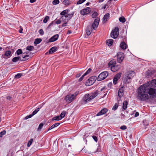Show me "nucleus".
<instances>
[{
	"mask_svg": "<svg viewBox=\"0 0 156 156\" xmlns=\"http://www.w3.org/2000/svg\"><path fill=\"white\" fill-rule=\"evenodd\" d=\"M44 126V124L42 123H41L39 125L38 128H37V130L38 131H39L41 130V129L42 128L43 126Z\"/></svg>",
	"mask_w": 156,
	"mask_h": 156,
	"instance_id": "obj_35",
	"label": "nucleus"
},
{
	"mask_svg": "<svg viewBox=\"0 0 156 156\" xmlns=\"http://www.w3.org/2000/svg\"><path fill=\"white\" fill-rule=\"evenodd\" d=\"M16 53L18 55H19L21 54H22L23 53L22 50L20 49H18L16 51Z\"/></svg>",
	"mask_w": 156,
	"mask_h": 156,
	"instance_id": "obj_36",
	"label": "nucleus"
},
{
	"mask_svg": "<svg viewBox=\"0 0 156 156\" xmlns=\"http://www.w3.org/2000/svg\"><path fill=\"white\" fill-rule=\"evenodd\" d=\"M33 141V139L32 138L30 140L28 141L27 144V147H29L32 144Z\"/></svg>",
	"mask_w": 156,
	"mask_h": 156,
	"instance_id": "obj_38",
	"label": "nucleus"
},
{
	"mask_svg": "<svg viewBox=\"0 0 156 156\" xmlns=\"http://www.w3.org/2000/svg\"><path fill=\"white\" fill-rule=\"evenodd\" d=\"M57 50V48L56 47H53L51 48L48 51L49 54H52L55 52Z\"/></svg>",
	"mask_w": 156,
	"mask_h": 156,
	"instance_id": "obj_21",
	"label": "nucleus"
},
{
	"mask_svg": "<svg viewBox=\"0 0 156 156\" xmlns=\"http://www.w3.org/2000/svg\"><path fill=\"white\" fill-rule=\"evenodd\" d=\"M120 47L122 49H126L127 47V45L124 42H122L120 44Z\"/></svg>",
	"mask_w": 156,
	"mask_h": 156,
	"instance_id": "obj_23",
	"label": "nucleus"
},
{
	"mask_svg": "<svg viewBox=\"0 0 156 156\" xmlns=\"http://www.w3.org/2000/svg\"><path fill=\"white\" fill-rule=\"evenodd\" d=\"M108 75V72L105 71L102 72L98 76L97 80L98 81H100L105 79Z\"/></svg>",
	"mask_w": 156,
	"mask_h": 156,
	"instance_id": "obj_6",
	"label": "nucleus"
},
{
	"mask_svg": "<svg viewBox=\"0 0 156 156\" xmlns=\"http://www.w3.org/2000/svg\"><path fill=\"white\" fill-rule=\"evenodd\" d=\"M72 94H69L67 95L65 99L68 103L71 102L75 98Z\"/></svg>",
	"mask_w": 156,
	"mask_h": 156,
	"instance_id": "obj_11",
	"label": "nucleus"
},
{
	"mask_svg": "<svg viewBox=\"0 0 156 156\" xmlns=\"http://www.w3.org/2000/svg\"><path fill=\"white\" fill-rule=\"evenodd\" d=\"M6 131L5 130L0 132V137H2L3 135H5L6 134Z\"/></svg>",
	"mask_w": 156,
	"mask_h": 156,
	"instance_id": "obj_43",
	"label": "nucleus"
},
{
	"mask_svg": "<svg viewBox=\"0 0 156 156\" xmlns=\"http://www.w3.org/2000/svg\"><path fill=\"white\" fill-rule=\"evenodd\" d=\"M86 0H79L77 2V5L80 4L84 2Z\"/></svg>",
	"mask_w": 156,
	"mask_h": 156,
	"instance_id": "obj_44",
	"label": "nucleus"
},
{
	"mask_svg": "<svg viewBox=\"0 0 156 156\" xmlns=\"http://www.w3.org/2000/svg\"><path fill=\"white\" fill-rule=\"evenodd\" d=\"M113 41L112 39H110L106 41V43L108 46H110L112 44Z\"/></svg>",
	"mask_w": 156,
	"mask_h": 156,
	"instance_id": "obj_27",
	"label": "nucleus"
},
{
	"mask_svg": "<svg viewBox=\"0 0 156 156\" xmlns=\"http://www.w3.org/2000/svg\"><path fill=\"white\" fill-rule=\"evenodd\" d=\"M112 85V83H109L108 84V86L109 87H111Z\"/></svg>",
	"mask_w": 156,
	"mask_h": 156,
	"instance_id": "obj_61",
	"label": "nucleus"
},
{
	"mask_svg": "<svg viewBox=\"0 0 156 156\" xmlns=\"http://www.w3.org/2000/svg\"><path fill=\"white\" fill-rule=\"evenodd\" d=\"M118 80H117V79L114 77L113 80V83L115 85L117 83V82Z\"/></svg>",
	"mask_w": 156,
	"mask_h": 156,
	"instance_id": "obj_49",
	"label": "nucleus"
},
{
	"mask_svg": "<svg viewBox=\"0 0 156 156\" xmlns=\"http://www.w3.org/2000/svg\"><path fill=\"white\" fill-rule=\"evenodd\" d=\"M39 32L40 34L42 35L44 34V32L42 29H41L39 30Z\"/></svg>",
	"mask_w": 156,
	"mask_h": 156,
	"instance_id": "obj_51",
	"label": "nucleus"
},
{
	"mask_svg": "<svg viewBox=\"0 0 156 156\" xmlns=\"http://www.w3.org/2000/svg\"><path fill=\"white\" fill-rule=\"evenodd\" d=\"M98 94V91H96L94 93H91L90 94V97L92 100L96 97Z\"/></svg>",
	"mask_w": 156,
	"mask_h": 156,
	"instance_id": "obj_19",
	"label": "nucleus"
},
{
	"mask_svg": "<svg viewBox=\"0 0 156 156\" xmlns=\"http://www.w3.org/2000/svg\"><path fill=\"white\" fill-rule=\"evenodd\" d=\"M81 75V74L79 73L78 74H77L76 76V78H78Z\"/></svg>",
	"mask_w": 156,
	"mask_h": 156,
	"instance_id": "obj_57",
	"label": "nucleus"
},
{
	"mask_svg": "<svg viewBox=\"0 0 156 156\" xmlns=\"http://www.w3.org/2000/svg\"><path fill=\"white\" fill-rule=\"evenodd\" d=\"M60 125L59 123H56L53 125H52L48 129V131L50 130L51 129H53V128L56 127Z\"/></svg>",
	"mask_w": 156,
	"mask_h": 156,
	"instance_id": "obj_26",
	"label": "nucleus"
},
{
	"mask_svg": "<svg viewBox=\"0 0 156 156\" xmlns=\"http://www.w3.org/2000/svg\"><path fill=\"white\" fill-rule=\"evenodd\" d=\"M33 116V115L32 114H31L25 117V119H28L32 117Z\"/></svg>",
	"mask_w": 156,
	"mask_h": 156,
	"instance_id": "obj_46",
	"label": "nucleus"
},
{
	"mask_svg": "<svg viewBox=\"0 0 156 156\" xmlns=\"http://www.w3.org/2000/svg\"><path fill=\"white\" fill-rule=\"evenodd\" d=\"M108 110L106 108H104L99 112L96 115V116H99L106 113Z\"/></svg>",
	"mask_w": 156,
	"mask_h": 156,
	"instance_id": "obj_13",
	"label": "nucleus"
},
{
	"mask_svg": "<svg viewBox=\"0 0 156 156\" xmlns=\"http://www.w3.org/2000/svg\"><path fill=\"white\" fill-rule=\"evenodd\" d=\"M97 79V77L95 76H92L90 77L86 81V86H90L92 85Z\"/></svg>",
	"mask_w": 156,
	"mask_h": 156,
	"instance_id": "obj_4",
	"label": "nucleus"
},
{
	"mask_svg": "<svg viewBox=\"0 0 156 156\" xmlns=\"http://www.w3.org/2000/svg\"><path fill=\"white\" fill-rule=\"evenodd\" d=\"M119 29L118 27H115L113 29L111 33V36L112 38L115 39L117 38L119 35Z\"/></svg>",
	"mask_w": 156,
	"mask_h": 156,
	"instance_id": "obj_5",
	"label": "nucleus"
},
{
	"mask_svg": "<svg viewBox=\"0 0 156 156\" xmlns=\"http://www.w3.org/2000/svg\"><path fill=\"white\" fill-rule=\"evenodd\" d=\"M63 3L66 5H68L70 3V1L69 0H64Z\"/></svg>",
	"mask_w": 156,
	"mask_h": 156,
	"instance_id": "obj_39",
	"label": "nucleus"
},
{
	"mask_svg": "<svg viewBox=\"0 0 156 156\" xmlns=\"http://www.w3.org/2000/svg\"><path fill=\"white\" fill-rule=\"evenodd\" d=\"M118 107V105L117 103H115L114 106L112 108V109L113 110H116Z\"/></svg>",
	"mask_w": 156,
	"mask_h": 156,
	"instance_id": "obj_40",
	"label": "nucleus"
},
{
	"mask_svg": "<svg viewBox=\"0 0 156 156\" xmlns=\"http://www.w3.org/2000/svg\"><path fill=\"white\" fill-rule=\"evenodd\" d=\"M123 88V87H122L118 90V95L120 98H121L123 95L124 90Z\"/></svg>",
	"mask_w": 156,
	"mask_h": 156,
	"instance_id": "obj_14",
	"label": "nucleus"
},
{
	"mask_svg": "<svg viewBox=\"0 0 156 156\" xmlns=\"http://www.w3.org/2000/svg\"><path fill=\"white\" fill-rule=\"evenodd\" d=\"M120 68V65H117L116 64L114 66H113L112 67H111V70L113 72H115L119 70Z\"/></svg>",
	"mask_w": 156,
	"mask_h": 156,
	"instance_id": "obj_18",
	"label": "nucleus"
},
{
	"mask_svg": "<svg viewBox=\"0 0 156 156\" xmlns=\"http://www.w3.org/2000/svg\"><path fill=\"white\" fill-rule=\"evenodd\" d=\"M110 17V14L108 13L105 14L104 16L103 19V22L105 23L107 21L108 19H109Z\"/></svg>",
	"mask_w": 156,
	"mask_h": 156,
	"instance_id": "obj_20",
	"label": "nucleus"
},
{
	"mask_svg": "<svg viewBox=\"0 0 156 156\" xmlns=\"http://www.w3.org/2000/svg\"><path fill=\"white\" fill-rule=\"evenodd\" d=\"M91 68H89L87 71L85 73V75H87L91 71Z\"/></svg>",
	"mask_w": 156,
	"mask_h": 156,
	"instance_id": "obj_47",
	"label": "nucleus"
},
{
	"mask_svg": "<svg viewBox=\"0 0 156 156\" xmlns=\"http://www.w3.org/2000/svg\"><path fill=\"white\" fill-rule=\"evenodd\" d=\"M59 3V0H54L52 2V4L54 5H56L58 4Z\"/></svg>",
	"mask_w": 156,
	"mask_h": 156,
	"instance_id": "obj_42",
	"label": "nucleus"
},
{
	"mask_svg": "<svg viewBox=\"0 0 156 156\" xmlns=\"http://www.w3.org/2000/svg\"><path fill=\"white\" fill-rule=\"evenodd\" d=\"M60 117V116H59V115H58L56 116H55L52 118V120H60L61 119Z\"/></svg>",
	"mask_w": 156,
	"mask_h": 156,
	"instance_id": "obj_30",
	"label": "nucleus"
},
{
	"mask_svg": "<svg viewBox=\"0 0 156 156\" xmlns=\"http://www.w3.org/2000/svg\"><path fill=\"white\" fill-rule=\"evenodd\" d=\"M138 97L141 101L156 97V79L141 86L138 88Z\"/></svg>",
	"mask_w": 156,
	"mask_h": 156,
	"instance_id": "obj_1",
	"label": "nucleus"
},
{
	"mask_svg": "<svg viewBox=\"0 0 156 156\" xmlns=\"http://www.w3.org/2000/svg\"><path fill=\"white\" fill-rule=\"evenodd\" d=\"M124 55L123 53L119 52L117 53V60L118 62L121 63L124 59Z\"/></svg>",
	"mask_w": 156,
	"mask_h": 156,
	"instance_id": "obj_9",
	"label": "nucleus"
},
{
	"mask_svg": "<svg viewBox=\"0 0 156 156\" xmlns=\"http://www.w3.org/2000/svg\"><path fill=\"white\" fill-rule=\"evenodd\" d=\"M68 22H63V23L62 25V27H64L66 26V24Z\"/></svg>",
	"mask_w": 156,
	"mask_h": 156,
	"instance_id": "obj_55",
	"label": "nucleus"
},
{
	"mask_svg": "<svg viewBox=\"0 0 156 156\" xmlns=\"http://www.w3.org/2000/svg\"><path fill=\"white\" fill-rule=\"evenodd\" d=\"M127 127L125 125L122 126L120 127V129L122 130H125L127 129Z\"/></svg>",
	"mask_w": 156,
	"mask_h": 156,
	"instance_id": "obj_50",
	"label": "nucleus"
},
{
	"mask_svg": "<svg viewBox=\"0 0 156 156\" xmlns=\"http://www.w3.org/2000/svg\"><path fill=\"white\" fill-rule=\"evenodd\" d=\"M6 98L8 100H10L11 98V97L10 96H7L6 97Z\"/></svg>",
	"mask_w": 156,
	"mask_h": 156,
	"instance_id": "obj_58",
	"label": "nucleus"
},
{
	"mask_svg": "<svg viewBox=\"0 0 156 156\" xmlns=\"http://www.w3.org/2000/svg\"><path fill=\"white\" fill-rule=\"evenodd\" d=\"M92 100L90 97V94H86L83 97L82 99L83 104H86L88 102Z\"/></svg>",
	"mask_w": 156,
	"mask_h": 156,
	"instance_id": "obj_8",
	"label": "nucleus"
},
{
	"mask_svg": "<svg viewBox=\"0 0 156 156\" xmlns=\"http://www.w3.org/2000/svg\"><path fill=\"white\" fill-rule=\"evenodd\" d=\"M74 12L66 16H62L60 17V20L62 22H68L70 19L72 17L74 14Z\"/></svg>",
	"mask_w": 156,
	"mask_h": 156,
	"instance_id": "obj_7",
	"label": "nucleus"
},
{
	"mask_svg": "<svg viewBox=\"0 0 156 156\" xmlns=\"http://www.w3.org/2000/svg\"><path fill=\"white\" fill-rule=\"evenodd\" d=\"M98 14L97 12H94L92 15V17L93 18H95L97 16Z\"/></svg>",
	"mask_w": 156,
	"mask_h": 156,
	"instance_id": "obj_45",
	"label": "nucleus"
},
{
	"mask_svg": "<svg viewBox=\"0 0 156 156\" xmlns=\"http://www.w3.org/2000/svg\"><path fill=\"white\" fill-rule=\"evenodd\" d=\"M41 107L42 106H41L40 108H38L36 109L35 110H34L32 113L33 115H34L37 114V112L40 110Z\"/></svg>",
	"mask_w": 156,
	"mask_h": 156,
	"instance_id": "obj_29",
	"label": "nucleus"
},
{
	"mask_svg": "<svg viewBox=\"0 0 156 156\" xmlns=\"http://www.w3.org/2000/svg\"><path fill=\"white\" fill-rule=\"evenodd\" d=\"M49 17L48 16H46L43 20V22L44 23H46L47 22L48 20L49 19Z\"/></svg>",
	"mask_w": 156,
	"mask_h": 156,
	"instance_id": "obj_41",
	"label": "nucleus"
},
{
	"mask_svg": "<svg viewBox=\"0 0 156 156\" xmlns=\"http://www.w3.org/2000/svg\"><path fill=\"white\" fill-rule=\"evenodd\" d=\"M139 112H136L134 116H135V117H136L138 116H139Z\"/></svg>",
	"mask_w": 156,
	"mask_h": 156,
	"instance_id": "obj_56",
	"label": "nucleus"
},
{
	"mask_svg": "<svg viewBox=\"0 0 156 156\" xmlns=\"http://www.w3.org/2000/svg\"><path fill=\"white\" fill-rule=\"evenodd\" d=\"M99 21L100 19L98 17L94 20L92 25L91 26L92 27V28H93L94 30L96 29L98 27Z\"/></svg>",
	"mask_w": 156,
	"mask_h": 156,
	"instance_id": "obj_10",
	"label": "nucleus"
},
{
	"mask_svg": "<svg viewBox=\"0 0 156 156\" xmlns=\"http://www.w3.org/2000/svg\"><path fill=\"white\" fill-rule=\"evenodd\" d=\"M92 28L91 25H89L87 26L86 32L87 35L88 36L90 35L92 31Z\"/></svg>",
	"mask_w": 156,
	"mask_h": 156,
	"instance_id": "obj_17",
	"label": "nucleus"
},
{
	"mask_svg": "<svg viewBox=\"0 0 156 156\" xmlns=\"http://www.w3.org/2000/svg\"><path fill=\"white\" fill-rule=\"evenodd\" d=\"M36 1V0H30V3H32L35 2Z\"/></svg>",
	"mask_w": 156,
	"mask_h": 156,
	"instance_id": "obj_59",
	"label": "nucleus"
},
{
	"mask_svg": "<svg viewBox=\"0 0 156 156\" xmlns=\"http://www.w3.org/2000/svg\"><path fill=\"white\" fill-rule=\"evenodd\" d=\"M59 35L58 34H56L51 37L49 40L50 42H52L57 40L58 37Z\"/></svg>",
	"mask_w": 156,
	"mask_h": 156,
	"instance_id": "obj_15",
	"label": "nucleus"
},
{
	"mask_svg": "<svg viewBox=\"0 0 156 156\" xmlns=\"http://www.w3.org/2000/svg\"><path fill=\"white\" fill-rule=\"evenodd\" d=\"M91 11L90 7H87L80 11V13L82 15H85L89 13Z\"/></svg>",
	"mask_w": 156,
	"mask_h": 156,
	"instance_id": "obj_12",
	"label": "nucleus"
},
{
	"mask_svg": "<svg viewBox=\"0 0 156 156\" xmlns=\"http://www.w3.org/2000/svg\"><path fill=\"white\" fill-rule=\"evenodd\" d=\"M86 75H85V73H84L82 76L79 79V81L80 82L83 80V79L84 76H85Z\"/></svg>",
	"mask_w": 156,
	"mask_h": 156,
	"instance_id": "obj_48",
	"label": "nucleus"
},
{
	"mask_svg": "<svg viewBox=\"0 0 156 156\" xmlns=\"http://www.w3.org/2000/svg\"><path fill=\"white\" fill-rule=\"evenodd\" d=\"M53 25V22H51V23H50L49 24V25L48 26V27H49Z\"/></svg>",
	"mask_w": 156,
	"mask_h": 156,
	"instance_id": "obj_60",
	"label": "nucleus"
},
{
	"mask_svg": "<svg viewBox=\"0 0 156 156\" xmlns=\"http://www.w3.org/2000/svg\"><path fill=\"white\" fill-rule=\"evenodd\" d=\"M34 49V47L32 46H28L26 48V50L28 51H32Z\"/></svg>",
	"mask_w": 156,
	"mask_h": 156,
	"instance_id": "obj_34",
	"label": "nucleus"
},
{
	"mask_svg": "<svg viewBox=\"0 0 156 156\" xmlns=\"http://www.w3.org/2000/svg\"><path fill=\"white\" fill-rule=\"evenodd\" d=\"M42 41L41 38H37L35 39L34 41V44H37L40 43Z\"/></svg>",
	"mask_w": 156,
	"mask_h": 156,
	"instance_id": "obj_28",
	"label": "nucleus"
},
{
	"mask_svg": "<svg viewBox=\"0 0 156 156\" xmlns=\"http://www.w3.org/2000/svg\"><path fill=\"white\" fill-rule=\"evenodd\" d=\"M119 20L120 22L122 23H124L126 21V19L123 16L120 17L119 18Z\"/></svg>",
	"mask_w": 156,
	"mask_h": 156,
	"instance_id": "obj_31",
	"label": "nucleus"
},
{
	"mask_svg": "<svg viewBox=\"0 0 156 156\" xmlns=\"http://www.w3.org/2000/svg\"><path fill=\"white\" fill-rule=\"evenodd\" d=\"M22 76V74L21 73H18L15 76L14 78L16 79H19Z\"/></svg>",
	"mask_w": 156,
	"mask_h": 156,
	"instance_id": "obj_37",
	"label": "nucleus"
},
{
	"mask_svg": "<svg viewBox=\"0 0 156 156\" xmlns=\"http://www.w3.org/2000/svg\"><path fill=\"white\" fill-rule=\"evenodd\" d=\"M62 21L61 20H60V19L58 20L55 22V23L57 24H59L61 23V22Z\"/></svg>",
	"mask_w": 156,
	"mask_h": 156,
	"instance_id": "obj_52",
	"label": "nucleus"
},
{
	"mask_svg": "<svg viewBox=\"0 0 156 156\" xmlns=\"http://www.w3.org/2000/svg\"><path fill=\"white\" fill-rule=\"evenodd\" d=\"M79 94V91H76L75 92L74 94H72L73 96H74V97L76 98V96L78 94Z\"/></svg>",
	"mask_w": 156,
	"mask_h": 156,
	"instance_id": "obj_53",
	"label": "nucleus"
},
{
	"mask_svg": "<svg viewBox=\"0 0 156 156\" xmlns=\"http://www.w3.org/2000/svg\"><path fill=\"white\" fill-rule=\"evenodd\" d=\"M11 54V51L9 50H8L5 52L4 54L2 55V56L4 58H5L6 57L9 58Z\"/></svg>",
	"mask_w": 156,
	"mask_h": 156,
	"instance_id": "obj_16",
	"label": "nucleus"
},
{
	"mask_svg": "<svg viewBox=\"0 0 156 156\" xmlns=\"http://www.w3.org/2000/svg\"><path fill=\"white\" fill-rule=\"evenodd\" d=\"M135 72L133 71H129L126 72L125 75L123 82L124 83H129L130 82V80L135 76Z\"/></svg>",
	"mask_w": 156,
	"mask_h": 156,
	"instance_id": "obj_2",
	"label": "nucleus"
},
{
	"mask_svg": "<svg viewBox=\"0 0 156 156\" xmlns=\"http://www.w3.org/2000/svg\"><path fill=\"white\" fill-rule=\"evenodd\" d=\"M128 103V102L127 101H124L122 106V108L124 110H125L126 109Z\"/></svg>",
	"mask_w": 156,
	"mask_h": 156,
	"instance_id": "obj_25",
	"label": "nucleus"
},
{
	"mask_svg": "<svg viewBox=\"0 0 156 156\" xmlns=\"http://www.w3.org/2000/svg\"><path fill=\"white\" fill-rule=\"evenodd\" d=\"M68 10H65L62 12L60 14L62 16H67L69 15H70L71 14H68Z\"/></svg>",
	"mask_w": 156,
	"mask_h": 156,
	"instance_id": "obj_24",
	"label": "nucleus"
},
{
	"mask_svg": "<svg viewBox=\"0 0 156 156\" xmlns=\"http://www.w3.org/2000/svg\"><path fill=\"white\" fill-rule=\"evenodd\" d=\"M66 113V111H63L61 113L60 115L59 116H60V117L61 118V119H62L63 118L65 117Z\"/></svg>",
	"mask_w": 156,
	"mask_h": 156,
	"instance_id": "obj_32",
	"label": "nucleus"
},
{
	"mask_svg": "<svg viewBox=\"0 0 156 156\" xmlns=\"http://www.w3.org/2000/svg\"><path fill=\"white\" fill-rule=\"evenodd\" d=\"M121 73H119L115 76L114 77L116 78V79H117V80H118L120 78V77H121Z\"/></svg>",
	"mask_w": 156,
	"mask_h": 156,
	"instance_id": "obj_33",
	"label": "nucleus"
},
{
	"mask_svg": "<svg viewBox=\"0 0 156 156\" xmlns=\"http://www.w3.org/2000/svg\"><path fill=\"white\" fill-rule=\"evenodd\" d=\"M107 5L106 4L105 5L102 7V9H105L106 8V6H107Z\"/></svg>",
	"mask_w": 156,
	"mask_h": 156,
	"instance_id": "obj_62",
	"label": "nucleus"
},
{
	"mask_svg": "<svg viewBox=\"0 0 156 156\" xmlns=\"http://www.w3.org/2000/svg\"><path fill=\"white\" fill-rule=\"evenodd\" d=\"M22 58L20 56L15 57L12 58V61L14 62H16L19 61H23L28 59L30 57L29 55H26L25 53H23L22 55Z\"/></svg>",
	"mask_w": 156,
	"mask_h": 156,
	"instance_id": "obj_3",
	"label": "nucleus"
},
{
	"mask_svg": "<svg viewBox=\"0 0 156 156\" xmlns=\"http://www.w3.org/2000/svg\"><path fill=\"white\" fill-rule=\"evenodd\" d=\"M92 138L96 142H97L98 141V139L97 137L95 136H92Z\"/></svg>",
	"mask_w": 156,
	"mask_h": 156,
	"instance_id": "obj_54",
	"label": "nucleus"
},
{
	"mask_svg": "<svg viewBox=\"0 0 156 156\" xmlns=\"http://www.w3.org/2000/svg\"><path fill=\"white\" fill-rule=\"evenodd\" d=\"M105 0H98V2H99L100 3L103 2Z\"/></svg>",
	"mask_w": 156,
	"mask_h": 156,
	"instance_id": "obj_63",
	"label": "nucleus"
},
{
	"mask_svg": "<svg viewBox=\"0 0 156 156\" xmlns=\"http://www.w3.org/2000/svg\"><path fill=\"white\" fill-rule=\"evenodd\" d=\"M71 33V32L69 30L68 31L67 34H70Z\"/></svg>",
	"mask_w": 156,
	"mask_h": 156,
	"instance_id": "obj_64",
	"label": "nucleus"
},
{
	"mask_svg": "<svg viewBox=\"0 0 156 156\" xmlns=\"http://www.w3.org/2000/svg\"><path fill=\"white\" fill-rule=\"evenodd\" d=\"M116 62L114 60H113L109 62L108 65L109 67L111 69V67H112L113 66H114Z\"/></svg>",
	"mask_w": 156,
	"mask_h": 156,
	"instance_id": "obj_22",
	"label": "nucleus"
}]
</instances>
